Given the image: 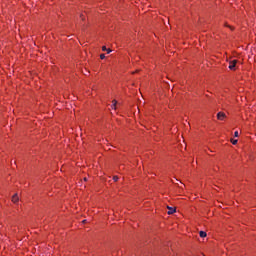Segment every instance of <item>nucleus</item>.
<instances>
[{
	"mask_svg": "<svg viewBox=\"0 0 256 256\" xmlns=\"http://www.w3.org/2000/svg\"><path fill=\"white\" fill-rule=\"evenodd\" d=\"M113 181H115V182L119 181V177L118 176H114L113 177Z\"/></svg>",
	"mask_w": 256,
	"mask_h": 256,
	"instance_id": "nucleus-7",
	"label": "nucleus"
},
{
	"mask_svg": "<svg viewBox=\"0 0 256 256\" xmlns=\"http://www.w3.org/2000/svg\"><path fill=\"white\" fill-rule=\"evenodd\" d=\"M228 28H230V29H233V27H231V26H227Z\"/></svg>",
	"mask_w": 256,
	"mask_h": 256,
	"instance_id": "nucleus-15",
	"label": "nucleus"
},
{
	"mask_svg": "<svg viewBox=\"0 0 256 256\" xmlns=\"http://www.w3.org/2000/svg\"><path fill=\"white\" fill-rule=\"evenodd\" d=\"M225 117H226V115H225V113H223V112H219V113L217 114V119H218L219 121H224V120H225Z\"/></svg>",
	"mask_w": 256,
	"mask_h": 256,
	"instance_id": "nucleus-1",
	"label": "nucleus"
},
{
	"mask_svg": "<svg viewBox=\"0 0 256 256\" xmlns=\"http://www.w3.org/2000/svg\"><path fill=\"white\" fill-rule=\"evenodd\" d=\"M199 235H200V237H207V232L200 231Z\"/></svg>",
	"mask_w": 256,
	"mask_h": 256,
	"instance_id": "nucleus-6",
	"label": "nucleus"
},
{
	"mask_svg": "<svg viewBox=\"0 0 256 256\" xmlns=\"http://www.w3.org/2000/svg\"><path fill=\"white\" fill-rule=\"evenodd\" d=\"M232 145H237V140H231Z\"/></svg>",
	"mask_w": 256,
	"mask_h": 256,
	"instance_id": "nucleus-8",
	"label": "nucleus"
},
{
	"mask_svg": "<svg viewBox=\"0 0 256 256\" xmlns=\"http://www.w3.org/2000/svg\"><path fill=\"white\" fill-rule=\"evenodd\" d=\"M84 181H87V178H84Z\"/></svg>",
	"mask_w": 256,
	"mask_h": 256,
	"instance_id": "nucleus-17",
	"label": "nucleus"
},
{
	"mask_svg": "<svg viewBox=\"0 0 256 256\" xmlns=\"http://www.w3.org/2000/svg\"><path fill=\"white\" fill-rule=\"evenodd\" d=\"M106 51H107V53H111V49H107Z\"/></svg>",
	"mask_w": 256,
	"mask_h": 256,
	"instance_id": "nucleus-12",
	"label": "nucleus"
},
{
	"mask_svg": "<svg viewBox=\"0 0 256 256\" xmlns=\"http://www.w3.org/2000/svg\"><path fill=\"white\" fill-rule=\"evenodd\" d=\"M100 59H105V54H101Z\"/></svg>",
	"mask_w": 256,
	"mask_h": 256,
	"instance_id": "nucleus-11",
	"label": "nucleus"
},
{
	"mask_svg": "<svg viewBox=\"0 0 256 256\" xmlns=\"http://www.w3.org/2000/svg\"><path fill=\"white\" fill-rule=\"evenodd\" d=\"M86 222H87V220H83V221H82V223H86Z\"/></svg>",
	"mask_w": 256,
	"mask_h": 256,
	"instance_id": "nucleus-14",
	"label": "nucleus"
},
{
	"mask_svg": "<svg viewBox=\"0 0 256 256\" xmlns=\"http://www.w3.org/2000/svg\"><path fill=\"white\" fill-rule=\"evenodd\" d=\"M111 108L112 109H117V101L116 100H113Z\"/></svg>",
	"mask_w": 256,
	"mask_h": 256,
	"instance_id": "nucleus-5",
	"label": "nucleus"
},
{
	"mask_svg": "<svg viewBox=\"0 0 256 256\" xmlns=\"http://www.w3.org/2000/svg\"><path fill=\"white\" fill-rule=\"evenodd\" d=\"M168 209H169V211H168V215H173V213H175V208H171V207H167Z\"/></svg>",
	"mask_w": 256,
	"mask_h": 256,
	"instance_id": "nucleus-4",
	"label": "nucleus"
},
{
	"mask_svg": "<svg viewBox=\"0 0 256 256\" xmlns=\"http://www.w3.org/2000/svg\"><path fill=\"white\" fill-rule=\"evenodd\" d=\"M236 65H237V60L230 61L229 69H231V71H233V69H235Z\"/></svg>",
	"mask_w": 256,
	"mask_h": 256,
	"instance_id": "nucleus-2",
	"label": "nucleus"
},
{
	"mask_svg": "<svg viewBox=\"0 0 256 256\" xmlns=\"http://www.w3.org/2000/svg\"><path fill=\"white\" fill-rule=\"evenodd\" d=\"M12 202H13V203H18V202H19V195L14 194V195L12 196Z\"/></svg>",
	"mask_w": 256,
	"mask_h": 256,
	"instance_id": "nucleus-3",
	"label": "nucleus"
},
{
	"mask_svg": "<svg viewBox=\"0 0 256 256\" xmlns=\"http://www.w3.org/2000/svg\"><path fill=\"white\" fill-rule=\"evenodd\" d=\"M80 17H81L82 19H84V18H83V15H81Z\"/></svg>",
	"mask_w": 256,
	"mask_h": 256,
	"instance_id": "nucleus-16",
	"label": "nucleus"
},
{
	"mask_svg": "<svg viewBox=\"0 0 256 256\" xmlns=\"http://www.w3.org/2000/svg\"><path fill=\"white\" fill-rule=\"evenodd\" d=\"M183 187H185V185H184V184H182V186H180V188H181V189H183Z\"/></svg>",
	"mask_w": 256,
	"mask_h": 256,
	"instance_id": "nucleus-13",
	"label": "nucleus"
},
{
	"mask_svg": "<svg viewBox=\"0 0 256 256\" xmlns=\"http://www.w3.org/2000/svg\"><path fill=\"white\" fill-rule=\"evenodd\" d=\"M102 51H107V46H103Z\"/></svg>",
	"mask_w": 256,
	"mask_h": 256,
	"instance_id": "nucleus-10",
	"label": "nucleus"
},
{
	"mask_svg": "<svg viewBox=\"0 0 256 256\" xmlns=\"http://www.w3.org/2000/svg\"><path fill=\"white\" fill-rule=\"evenodd\" d=\"M234 137H239V132L238 131L234 132Z\"/></svg>",
	"mask_w": 256,
	"mask_h": 256,
	"instance_id": "nucleus-9",
	"label": "nucleus"
}]
</instances>
